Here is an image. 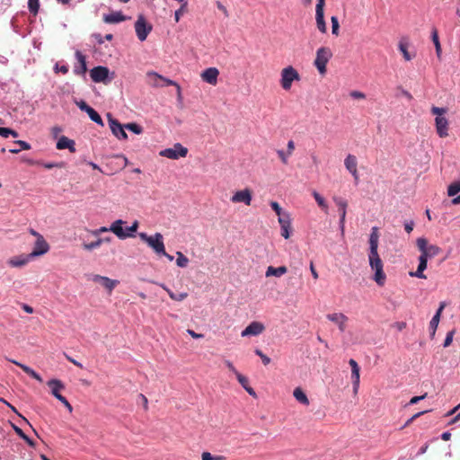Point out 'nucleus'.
I'll return each instance as SVG.
<instances>
[{
    "label": "nucleus",
    "instance_id": "1",
    "mask_svg": "<svg viewBox=\"0 0 460 460\" xmlns=\"http://www.w3.org/2000/svg\"><path fill=\"white\" fill-rule=\"evenodd\" d=\"M369 252H368V261L370 268L375 271V275L373 279L376 282L378 286H384L386 276L383 270V261L378 253V244H379V233L378 227L373 226L371 229V233L369 235Z\"/></svg>",
    "mask_w": 460,
    "mask_h": 460
},
{
    "label": "nucleus",
    "instance_id": "2",
    "mask_svg": "<svg viewBox=\"0 0 460 460\" xmlns=\"http://www.w3.org/2000/svg\"><path fill=\"white\" fill-rule=\"evenodd\" d=\"M447 108H440L433 106L431 108V113L436 115L435 126L436 131L440 137H447L448 136V120L444 115L447 113Z\"/></svg>",
    "mask_w": 460,
    "mask_h": 460
},
{
    "label": "nucleus",
    "instance_id": "3",
    "mask_svg": "<svg viewBox=\"0 0 460 460\" xmlns=\"http://www.w3.org/2000/svg\"><path fill=\"white\" fill-rule=\"evenodd\" d=\"M332 58V51L328 47H321L316 50L314 65L321 75L326 74V66Z\"/></svg>",
    "mask_w": 460,
    "mask_h": 460
},
{
    "label": "nucleus",
    "instance_id": "4",
    "mask_svg": "<svg viewBox=\"0 0 460 460\" xmlns=\"http://www.w3.org/2000/svg\"><path fill=\"white\" fill-rule=\"evenodd\" d=\"M138 236L158 255L164 253V243L163 234L156 233L154 235H147L146 233H139Z\"/></svg>",
    "mask_w": 460,
    "mask_h": 460
},
{
    "label": "nucleus",
    "instance_id": "5",
    "mask_svg": "<svg viewBox=\"0 0 460 460\" xmlns=\"http://www.w3.org/2000/svg\"><path fill=\"white\" fill-rule=\"evenodd\" d=\"M417 247L420 252V256L429 260L438 255L442 250L436 244H429L424 237H420L416 241Z\"/></svg>",
    "mask_w": 460,
    "mask_h": 460
},
{
    "label": "nucleus",
    "instance_id": "6",
    "mask_svg": "<svg viewBox=\"0 0 460 460\" xmlns=\"http://www.w3.org/2000/svg\"><path fill=\"white\" fill-rule=\"evenodd\" d=\"M299 80H300V75L297 72V70L296 68H294L292 66L284 67L281 70L280 85L284 90H286V91L290 90L293 82L299 81Z\"/></svg>",
    "mask_w": 460,
    "mask_h": 460
},
{
    "label": "nucleus",
    "instance_id": "7",
    "mask_svg": "<svg viewBox=\"0 0 460 460\" xmlns=\"http://www.w3.org/2000/svg\"><path fill=\"white\" fill-rule=\"evenodd\" d=\"M48 385L51 389V394L68 410L69 412L73 411V407L69 402L60 394V391L65 389L64 384L58 379H51L48 382Z\"/></svg>",
    "mask_w": 460,
    "mask_h": 460
},
{
    "label": "nucleus",
    "instance_id": "8",
    "mask_svg": "<svg viewBox=\"0 0 460 460\" xmlns=\"http://www.w3.org/2000/svg\"><path fill=\"white\" fill-rule=\"evenodd\" d=\"M159 155L169 159L177 160L181 157L187 156L188 148L183 146L181 143H176L172 147L160 151Z\"/></svg>",
    "mask_w": 460,
    "mask_h": 460
},
{
    "label": "nucleus",
    "instance_id": "9",
    "mask_svg": "<svg viewBox=\"0 0 460 460\" xmlns=\"http://www.w3.org/2000/svg\"><path fill=\"white\" fill-rule=\"evenodd\" d=\"M108 123L112 134L119 140H126L128 134L125 132L123 126L118 119H114L111 113L107 114Z\"/></svg>",
    "mask_w": 460,
    "mask_h": 460
},
{
    "label": "nucleus",
    "instance_id": "10",
    "mask_svg": "<svg viewBox=\"0 0 460 460\" xmlns=\"http://www.w3.org/2000/svg\"><path fill=\"white\" fill-rule=\"evenodd\" d=\"M135 30L138 40L144 41L151 32L152 25L147 23L145 17L141 14L137 17L135 23Z\"/></svg>",
    "mask_w": 460,
    "mask_h": 460
},
{
    "label": "nucleus",
    "instance_id": "11",
    "mask_svg": "<svg viewBox=\"0 0 460 460\" xmlns=\"http://www.w3.org/2000/svg\"><path fill=\"white\" fill-rule=\"evenodd\" d=\"M332 199L338 207V211L340 214L339 226H340L341 235H344L345 219H346V214H347L348 202L344 199H342L341 197H336V196H334L332 198Z\"/></svg>",
    "mask_w": 460,
    "mask_h": 460
},
{
    "label": "nucleus",
    "instance_id": "12",
    "mask_svg": "<svg viewBox=\"0 0 460 460\" xmlns=\"http://www.w3.org/2000/svg\"><path fill=\"white\" fill-rule=\"evenodd\" d=\"M110 70L106 66H98L90 71V76L95 83H106Z\"/></svg>",
    "mask_w": 460,
    "mask_h": 460
},
{
    "label": "nucleus",
    "instance_id": "13",
    "mask_svg": "<svg viewBox=\"0 0 460 460\" xmlns=\"http://www.w3.org/2000/svg\"><path fill=\"white\" fill-rule=\"evenodd\" d=\"M252 199V190L248 188L236 191L231 198L233 203H244L247 206L251 205Z\"/></svg>",
    "mask_w": 460,
    "mask_h": 460
},
{
    "label": "nucleus",
    "instance_id": "14",
    "mask_svg": "<svg viewBox=\"0 0 460 460\" xmlns=\"http://www.w3.org/2000/svg\"><path fill=\"white\" fill-rule=\"evenodd\" d=\"M265 330L263 323L260 322H252L241 333L242 337L257 336Z\"/></svg>",
    "mask_w": 460,
    "mask_h": 460
},
{
    "label": "nucleus",
    "instance_id": "15",
    "mask_svg": "<svg viewBox=\"0 0 460 460\" xmlns=\"http://www.w3.org/2000/svg\"><path fill=\"white\" fill-rule=\"evenodd\" d=\"M49 250V245L44 237L36 239L32 252L30 253L32 258L43 255Z\"/></svg>",
    "mask_w": 460,
    "mask_h": 460
},
{
    "label": "nucleus",
    "instance_id": "16",
    "mask_svg": "<svg viewBox=\"0 0 460 460\" xmlns=\"http://www.w3.org/2000/svg\"><path fill=\"white\" fill-rule=\"evenodd\" d=\"M219 75V71L216 67H208L205 69L200 76L202 80L209 84L216 85L217 83V77Z\"/></svg>",
    "mask_w": 460,
    "mask_h": 460
},
{
    "label": "nucleus",
    "instance_id": "17",
    "mask_svg": "<svg viewBox=\"0 0 460 460\" xmlns=\"http://www.w3.org/2000/svg\"><path fill=\"white\" fill-rule=\"evenodd\" d=\"M77 64L74 67V73L77 75H84L87 71L86 57L79 50L75 52Z\"/></svg>",
    "mask_w": 460,
    "mask_h": 460
},
{
    "label": "nucleus",
    "instance_id": "18",
    "mask_svg": "<svg viewBox=\"0 0 460 460\" xmlns=\"http://www.w3.org/2000/svg\"><path fill=\"white\" fill-rule=\"evenodd\" d=\"M124 224L125 221L118 219L114 221L110 226V231H111L114 234H116L119 239L122 240L132 236L130 233H127L126 231H124L122 227Z\"/></svg>",
    "mask_w": 460,
    "mask_h": 460
},
{
    "label": "nucleus",
    "instance_id": "19",
    "mask_svg": "<svg viewBox=\"0 0 460 460\" xmlns=\"http://www.w3.org/2000/svg\"><path fill=\"white\" fill-rule=\"evenodd\" d=\"M93 280L96 283H100L102 286H103L109 293H111V291L114 289V288L119 284V281L116 279H111L108 277L101 276V275H94L93 278Z\"/></svg>",
    "mask_w": 460,
    "mask_h": 460
},
{
    "label": "nucleus",
    "instance_id": "20",
    "mask_svg": "<svg viewBox=\"0 0 460 460\" xmlns=\"http://www.w3.org/2000/svg\"><path fill=\"white\" fill-rule=\"evenodd\" d=\"M446 306L445 302H441L439 305L438 309L437 310L435 315L432 317L431 321L429 322V332H430V338L433 339L437 331V328L438 326L441 314Z\"/></svg>",
    "mask_w": 460,
    "mask_h": 460
},
{
    "label": "nucleus",
    "instance_id": "21",
    "mask_svg": "<svg viewBox=\"0 0 460 460\" xmlns=\"http://www.w3.org/2000/svg\"><path fill=\"white\" fill-rule=\"evenodd\" d=\"M327 319L335 323L341 332H343L346 329V323L348 322V317L342 313H334L329 314L326 315Z\"/></svg>",
    "mask_w": 460,
    "mask_h": 460
},
{
    "label": "nucleus",
    "instance_id": "22",
    "mask_svg": "<svg viewBox=\"0 0 460 460\" xmlns=\"http://www.w3.org/2000/svg\"><path fill=\"white\" fill-rule=\"evenodd\" d=\"M279 223L280 225V227H281V235L285 238V239H288L289 236H290V227H291V219H290V215L288 213L283 215V216H280V217H279Z\"/></svg>",
    "mask_w": 460,
    "mask_h": 460
},
{
    "label": "nucleus",
    "instance_id": "23",
    "mask_svg": "<svg viewBox=\"0 0 460 460\" xmlns=\"http://www.w3.org/2000/svg\"><path fill=\"white\" fill-rule=\"evenodd\" d=\"M344 164L346 169L354 176L356 180H358V161L355 155H348L344 160Z\"/></svg>",
    "mask_w": 460,
    "mask_h": 460
},
{
    "label": "nucleus",
    "instance_id": "24",
    "mask_svg": "<svg viewBox=\"0 0 460 460\" xmlns=\"http://www.w3.org/2000/svg\"><path fill=\"white\" fill-rule=\"evenodd\" d=\"M31 258L32 257L31 256V254H27V255L22 254V255H19V256H14V257H12L11 259H9L8 264L13 268L23 267L30 261V260Z\"/></svg>",
    "mask_w": 460,
    "mask_h": 460
},
{
    "label": "nucleus",
    "instance_id": "25",
    "mask_svg": "<svg viewBox=\"0 0 460 460\" xmlns=\"http://www.w3.org/2000/svg\"><path fill=\"white\" fill-rule=\"evenodd\" d=\"M57 148L58 150H63V149L67 148L71 153H75V141L72 139H69L68 137H66L65 136H62L57 143Z\"/></svg>",
    "mask_w": 460,
    "mask_h": 460
},
{
    "label": "nucleus",
    "instance_id": "26",
    "mask_svg": "<svg viewBox=\"0 0 460 460\" xmlns=\"http://www.w3.org/2000/svg\"><path fill=\"white\" fill-rule=\"evenodd\" d=\"M427 263H428V260L420 255L419 266L417 268V270L415 272H410V275L411 277H416L419 279H427L426 275L423 273L424 270L427 269Z\"/></svg>",
    "mask_w": 460,
    "mask_h": 460
},
{
    "label": "nucleus",
    "instance_id": "27",
    "mask_svg": "<svg viewBox=\"0 0 460 460\" xmlns=\"http://www.w3.org/2000/svg\"><path fill=\"white\" fill-rule=\"evenodd\" d=\"M127 20V17L121 12H113L103 16V21L106 23H118Z\"/></svg>",
    "mask_w": 460,
    "mask_h": 460
},
{
    "label": "nucleus",
    "instance_id": "28",
    "mask_svg": "<svg viewBox=\"0 0 460 460\" xmlns=\"http://www.w3.org/2000/svg\"><path fill=\"white\" fill-rule=\"evenodd\" d=\"M236 378L240 385L243 387V389L252 397L256 398L257 394L252 387L249 385V380L246 376L242 375L241 373L237 374Z\"/></svg>",
    "mask_w": 460,
    "mask_h": 460
},
{
    "label": "nucleus",
    "instance_id": "29",
    "mask_svg": "<svg viewBox=\"0 0 460 460\" xmlns=\"http://www.w3.org/2000/svg\"><path fill=\"white\" fill-rule=\"evenodd\" d=\"M12 363L15 364L16 366L20 367L26 374H28L29 376H31L32 378L36 379L37 381L39 382H42V378L41 376L37 373L35 372L32 368H31L30 367L24 365V364H22L16 360H10Z\"/></svg>",
    "mask_w": 460,
    "mask_h": 460
},
{
    "label": "nucleus",
    "instance_id": "30",
    "mask_svg": "<svg viewBox=\"0 0 460 460\" xmlns=\"http://www.w3.org/2000/svg\"><path fill=\"white\" fill-rule=\"evenodd\" d=\"M288 269L286 266H280L278 268H275L273 266H269L266 270V277L275 276V277H281L285 273H287Z\"/></svg>",
    "mask_w": 460,
    "mask_h": 460
},
{
    "label": "nucleus",
    "instance_id": "31",
    "mask_svg": "<svg viewBox=\"0 0 460 460\" xmlns=\"http://www.w3.org/2000/svg\"><path fill=\"white\" fill-rule=\"evenodd\" d=\"M315 20H316L317 29L322 33H326L327 26H326V22L324 21V12H315Z\"/></svg>",
    "mask_w": 460,
    "mask_h": 460
},
{
    "label": "nucleus",
    "instance_id": "32",
    "mask_svg": "<svg viewBox=\"0 0 460 460\" xmlns=\"http://www.w3.org/2000/svg\"><path fill=\"white\" fill-rule=\"evenodd\" d=\"M147 76L151 77V78H155V79L163 80V81L165 82L166 85H174V86H176L177 90H178V94L179 95L181 94V87H180V85L176 82H174V81H172L171 79L164 78V76L158 75L155 72H148L147 73Z\"/></svg>",
    "mask_w": 460,
    "mask_h": 460
},
{
    "label": "nucleus",
    "instance_id": "33",
    "mask_svg": "<svg viewBox=\"0 0 460 460\" xmlns=\"http://www.w3.org/2000/svg\"><path fill=\"white\" fill-rule=\"evenodd\" d=\"M162 288H164L169 295L170 298L174 301H182L188 296V293L183 292L180 294L173 293L171 289H169L164 284H158Z\"/></svg>",
    "mask_w": 460,
    "mask_h": 460
},
{
    "label": "nucleus",
    "instance_id": "34",
    "mask_svg": "<svg viewBox=\"0 0 460 460\" xmlns=\"http://www.w3.org/2000/svg\"><path fill=\"white\" fill-rule=\"evenodd\" d=\"M293 395L296 398V401H298L300 403L304 405L309 404V400L306 396V394L304 393V391L300 387L295 388L293 392Z\"/></svg>",
    "mask_w": 460,
    "mask_h": 460
},
{
    "label": "nucleus",
    "instance_id": "35",
    "mask_svg": "<svg viewBox=\"0 0 460 460\" xmlns=\"http://www.w3.org/2000/svg\"><path fill=\"white\" fill-rule=\"evenodd\" d=\"M431 40L435 45L436 54H437L438 58H440L442 49H441V45H440L439 39H438V30L436 28L432 29Z\"/></svg>",
    "mask_w": 460,
    "mask_h": 460
},
{
    "label": "nucleus",
    "instance_id": "36",
    "mask_svg": "<svg viewBox=\"0 0 460 460\" xmlns=\"http://www.w3.org/2000/svg\"><path fill=\"white\" fill-rule=\"evenodd\" d=\"M13 429H14L15 433L22 438L30 447H35V442L31 439L19 427L13 424Z\"/></svg>",
    "mask_w": 460,
    "mask_h": 460
},
{
    "label": "nucleus",
    "instance_id": "37",
    "mask_svg": "<svg viewBox=\"0 0 460 460\" xmlns=\"http://www.w3.org/2000/svg\"><path fill=\"white\" fill-rule=\"evenodd\" d=\"M13 145L18 146L19 148L10 149L9 151L13 154H18L22 150H30L31 147L28 142L23 141V140H16L13 142Z\"/></svg>",
    "mask_w": 460,
    "mask_h": 460
},
{
    "label": "nucleus",
    "instance_id": "38",
    "mask_svg": "<svg viewBox=\"0 0 460 460\" xmlns=\"http://www.w3.org/2000/svg\"><path fill=\"white\" fill-rule=\"evenodd\" d=\"M86 113L88 114V116L90 117V119L93 121H94L98 125L103 126V121H102V117L99 115V113L93 108L91 107Z\"/></svg>",
    "mask_w": 460,
    "mask_h": 460
},
{
    "label": "nucleus",
    "instance_id": "39",
    "mask_svg": "<svg viewBox=\"0 0 460 460\" xmlns=\"http://www.w3.org/2000/svg\"><path fill=\"white\" fill-rule=\"evenodd\" d=\"M458 192H460V181H454L447 187V195L449 197H454Z\"/></svg>",
    "mask_w": 460,
    "mask_h": 460
},
{
    "label": "nucleus",
    "instance_id": "40",
    "mask_svg": "<svg viewBox=\"0 0 460 460\" xmlns=\"http://www.w3.org/2000/svg\"><path fill=\"white\" fill-rule=\"evenodd\" d=\"M313 196H314L315 201L317 202L318 206L320 208H322V209H323L325 212H327L328 205H327L325 199L317 191H314Z\"/></svg>",
    "mask_w": 460,
    "mask_h": 460
},
{
    "label": "nucleus",
    "instance_id": "41",
    "mask_svg": "<svg viewBox=\"0 0 460 460\" xmlns=\"http://www.w3.org/2000/svg\"><path fill=\"white\" fill-rule=\"evenodd\" d=\"M176 255H177V259H176L177 266H179L181 268L187 267V265L189 263V259L181 252H177Z\"/></svg>",
    "mask_w": 460,
    "mask_h": 460
},
{
    "label": "nucleus",
    "instance_id": "42",
    "mask_svg": "<svg viewBox=\"0 0 460 460\" xmlns=\"http://www.w3.org/2000/svg\"><path fill=\"white\" fill-rule=\"evenodd\" d=\"M360 371H353L351 372V379L353 384V392L354 394L358 393L359 387V378H360Z\"/></svg>",
    "mask_w": 460,
    "mask_h": 460
},
{
    "label": "nucleus",
    "instance_id": "43",
    "mask_svg": "<svg viewBox=\"0 0 460 460\" xmlns=\"http://www.w3.org/2000/svg\"><path fill=\"white\" fill-rule=\"evenodd\" d=\"M28 8L31 13L37 15L40 9V0H28Z\"/></svg>",
    "mask_w": 460,
    "mask_h": 460
},
{
    "label": "nucleus",
    "instance_id": "44",
    "mask_svg": "<svg viewBox=\"0 0 460 460\" xmlns=\"http://www.w3.org/2000/svg\"><path fill=\"white\" fill-rule=\"evenodd\" d=\"M102 242H103L102 238H97V240L94 242H92L89 243H83V247L84 250L92 251L95 248H98L102 243Z\"/></svg>",
    "mask_w": 460,
    "mask_h": 460
},
{
    "label": "nucleus",
    "instance_id": "45",
    "mask_svg": "<svg viewBox=\"0 0 460 460\" xmlns=\"http://www.w3.org/2000/svg\"><path fill=\"white\" fill-rule=\"evenodd\" d=\"M188 12V4H181V7L175 11L174 19L176 22H179L181 17Z\"/></svg>",
    "mask_w": 460,
    "mask_h": 460
},
{
    "label": "nucleus",
    "instance_id": "46",
    "mask_svg": "<svg viewBox=\"0 0 460 460\" xmlns=\"http://www.w3.org/2000/svg\"><path fill=\"white\" fill-rule=\"evenodd\" d=\"M125 128L137 135L143 132L142 127L134 122L125 124Z\"/></svg>",
    "mask_w": 460,
    "mask_h": 460
},
{
    "label": "nucleus",
    "instance_id": "47",
    "mask_svg": "<svg viewBox=\"0 0 460 460\" xmlns=\"http://www.w3.org/2000/svg\"><path fill=\"white\" fill-rule=\"evenodd\" d=\"M332 33L335 36H339L340 33V24L339 20L336 16H332Z\"/></svg>",
    "mask_w": 460,
    "mask_h": 460
},
{
    "label": "nucleus",
    "instance_id": "48",
    "mask_svg": "<svg viewBox=\"0 0 460 460\" xmlns=\"http://www.w3.org/2000/svg\"><path fill=\"white\" fill-rule=\"evenodd\" d=\"M0 136L3 137H8L9 136H12L13 137H18V133L11 128H0Z\"/></svg>",
    "mask_w": 460,
    "mask_h": 460
},
{
    "label": "nucleus",
    "instance_id": "49",
    "mask_svg": "<svg viewBox=\"0 0 460 460\" xmlns=\"http://www.w3.org/2000/svg\"><path fill=\"white\" fill-rule=\"evenodd\" d=\"M202 460H226V456H212L209 452H203L201 455Z\"/></svg>",
    "mask_w": 460,
    "mask_h": 460
},
{
    "label": "nucleus",
    "instance_id": "50",
    "mask_svg": "<svg viewBox=\"0 0 460 460\" xmlns=\"http://www.w3.org/2000/svg\"><path fill=\"white\" fill-rule=\"evenodd\" d=\"M399 49L401 50V52L402 53V56L404 58V59L406 61H410L411 59V56L410 55V53L408 52V49H407V45L402 43V42H400L399 44Z\"/></svg>",
    "mask_w": 460,
    "mask_h": 460
},
{
    "label": "nucleus",
    "instance_id": "51",
    "mask_svg": "<svg viewBox=\"0 0 460 460\" xmlns=\"http://www.w3.org/2000/svg\"><path fill=\"white\" fill-rule=\"evenodd\" d=\"M270 207L276 212L279 217H280V216L287 214V212H282V208L277 201H271Z\"/></svg>",
    "mask_w": 460,
    "mask_h": 460
},
{
    "label": "nucleus",
    "instance_id": "52",
    "mask_svg": "<svg viewBox=\"0 0 460 460\" xmlns=\"http://www.w3.org/2000/svg\"><path fill=\"white\" fill-rule=\"evenodd\" d=\"M255 354L261 358L263 365L267 366L270 363V358L267 355H265L261 349H255Z\"/></svg>",
    "mask_w": 460,
    "mask_h": 460
},
{
    "label": "nucleus",
    "instance_id": "53",
    "mask_svg": "<svg viewBox=\"0 0 460 460\" xmlns=\"http://www.w3.org/2000/svg\"><path fill=\"white\" fill-rule=\"evenodd\" d=\"M454 334H455V330H452V331H450V332H448L447 333V336H446V339H445V341H444V344H443V346H444L445 348H447V347H448V346H450V345H451V343H452V341H453Z\"/></svg>",
    "mask_w": 460,
    "mask_h": 460
},
{
    "label": "nucleus",
    "instance_id": "54",
    "mask_svg": "<svg viewBox=\"0 0 460 460\" xmlns=\"http://www.w3.org/2000/svg\"><path fill=\"white\" fill-rule=\"evenodd\" d=\"M277 154L284 164H287L288 163L289 155H288V153L286 154L283 150H278Z\"/></svg>",
    "mask_w": 460,
    "mask_h": 460
},
{
    "label": "nucleus",
    "instance_id": "55",
    "mask_svg": "<svg viewBox=\"0 0 460 460\" xmlns=\"http://www.w3.org/2000/svg\"><path fill=\"white\" fill-rule=\"evenodd\" d=\"M349 95L354 99H365L366 94L359 91H352L350 92Z\"/></svg>",
    "mask_w": 460,
    "mask_h": 460
},
{
    "label": "nucleus",
    "instance_id": "56",
    "mask_svg": "<svg viewBox=\"0 0 460 460\" xmlns=\"http://www.w3.org/2000/svg\"><path fill=\"white\" fill-rule=\"evenodd\" d=\"M110 231V228L106 227V226H102L100 227L99 229H96V230H92L91 231V234L94 236H99L100 234L102 233H106Z\"/></svg>",
    "mask_w": 460,
    "mask_h": 460
},
{
    "label": "nucleus",
    "instance_id": "57",
    "mask_svg": "<svg viewBox=\"0 0 460 460\" xmlns=\"http://www.w3.org/2000/svg\"><path fill=\"white\" fill-rule=\"evenodd\" d=\"M76 105L78 106V108L81 111H85V112H87L88 110L91 108V106H89L84 101L77 102Z\"/></svg>",
    "mask_w": 460,
    "mask_h": 460
},
{
    "label": "nucleus",
    "instance_id": "58",
    "mask_svg": "<svg viewBox=\"0 0 460 460\" xmlns=\"http://www.w3.org/2000/svg\"><path fill=\"white\" fill-rule=\"evenodd\" d=\"M325 0H317L315 12H324Z\"/></svg>",
    "mask_w": 460,
    "mask_h": 460
},
{
    "label": "nucleus",
    "instance_id": "59",
    "mask_svg": "<svg viewBox=\"0 0 460 460\" xmlns=\"http://www.w3.org/2000/svg\"><path fill=\"white\" fill-rule=\"evenodd\" d=\"M65 358L69 361L71 362L72 364H74L75 366H76L77 367H80V368H83V365L78 362L77 360H75V358H73L72 357H70L69 355H67L66 353H65Z\"/></svg>",
    "mask_w": 460,
    "mask_h": 460
},
{
    "label": "nucleus",
    "instance_id": "60",
    "mask_svg": "<svg viewBox=\"0 0 460 460\" xmlns=\"http://www.w3.org/2000/svg\"><path fill=\"white\" fill-rule=\"evenodd\" d=\"M349 364L351 367V372L353 371H360V367L358 366V364L357 363V361L355 359H349Z\"/></svg>",
    "mask_w": 460,
    "mask_h": 460
},
{
    "label": "nucleus",
    "instance_id": "61",
    "mask_svg": "<svg viewBox=\"0 0 460 460\" xmlns=\"http://www.w3.org/2000/svg\"><path fill=\"white\" fill-rule=\"evenodd\" d=\"M62 166H63L62 163H60V164H58V163H46V164H43V167L46 168V169H52V168H55V167L61 168Z\"/></svg>",
    "mask_w": 460,
    "mask_h": 460
},
{
    "label": "nucleus",
    "instance_id": "62",
    "mask_svg": "<svg viewBox=\"0 0 460 460\" xmlns=\"http://www.w3.org/2000/svg\"><path fill=\"white\" fill-rule=\"evenodd\" d=\"M225 364L227 367V368L235 375V376H237V374H239V372L236 370V368L234 367L231 361L226 360Z\"/></svg>",
    "mask_w": 460,
    "mask_h": 460
},
{
    "label": "nucleus",
    "instance_id": "63",
    "mask_svg": "<svg viewBox=\"0 0 460 460\" xmlns=\"http://www.w3.org/2000/svg\"><path fill=\"white\" fill-rule=\"evenodd\" d=\"M138 228V222L136 220L133 222L132 226L127 228V233H130L133 235V233L137 232Z\"/></svg>",
    "mask_w": 460,
    "mask_h": 460
},
{
    "label": "nucleus",
    "instance_id": "64",
    "mask_svg": "<svg viewBox=\"0 0 460 460\" xmlns=\"http://www.w3.org/2000/svg\"><path fill=\"white\" fill-rule=\"evenodd\" d=\"M55 70L57 72H61L62 74H66L68 72V66H59L58 64L55 66Z\"/></svg>",
    "mask_w": 460,
    "mask_h": 460
}]
</instances>
